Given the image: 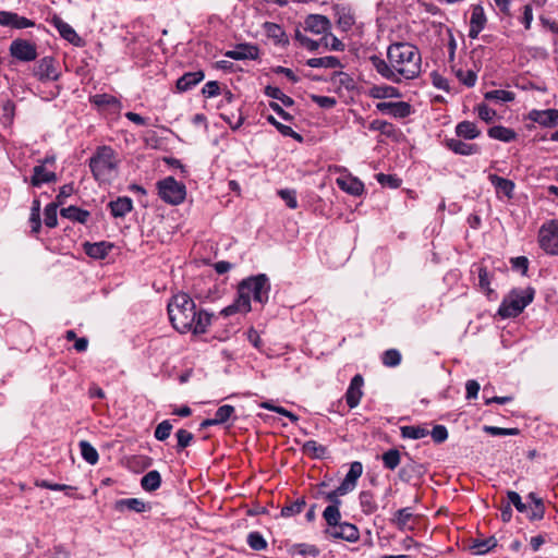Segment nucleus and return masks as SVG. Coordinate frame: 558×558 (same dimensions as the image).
I'll use <instances>...</instances> for the list:
<instances>
[{
  "mask_svg": "<svg viewBox=\"0 0 558 558\" xmlns=\"http://www.w3.org/2000/svg\"><path fill=\"white\" fill-rule=\"evenodd\" d=\"M323 47L330 50H342L343 44L331 34L327 33L326 35L322 36Z\"/></svg>",
  "mask_w": 558,
  "mask_h": 558,
  "instance_id": "obj_61",
  "label": "nucleus"
},
{
  "mask_svg": "<svg viewBox=\"0 0 558 558\" xmlns=\"http://www.w3.org/2000/svg\"><path fill=\"white\" fill-rule=\"evenodd\" d=\"M35 486L51 490H63L68 496H71V493L75 489L73 486L65 484H52L47 480H36Z\"/></svg>",
  "mask_w": 558,
  "mask_h": 558,
  "instance_id": "obj_47",
  "label": "nucleus"
},
{
  "mask_svg": "<svg viewBox=\"0 0 558 558\" xmlns=\"http://www.w3.org/2000/svg\"><path fill=\"white\" fill-rule=\"evenodd\" d=\"M58 204L50 203L45 208V225L48 228H54L58 223L57 218V211H58Z\"/></svg>",
  "mask_w": 558,
  "mask_h": 558,
  "instance_id": "obj_52",
  "label": "nucleus"
},
{
  "mask_svg": "<svg viewBox=\"0 0 558 558\" xmlns=\"http://www.w3.org/2000/svg\"><path fill=\"white\" fill-rule=\"evenodd\" d=\"M161 476L156 470L149 471L141 480V485L146 492H154L160 487Z\"/></svg>",
  "mask_w": 558,
  "mask_h": 558,
  "instance_id": "obj_30",
  "label": "nucleus"
},
{
  "mask_svg": "<svg viewBox=\"0 0 558 558\" xmlns=\"http://www.w3.org/2000/svg\"><path fill=\"white\" fill-rule=\"evenodd\" d=\"M247 544L254 550H264L267 547V542L259 532H251L247 535Z\"/></svg>",
  "mask_w": 558,
  "mask_h": 558,
  "instance_id": "obj_51",
  "label": "nucleus"
},
{
  "mask_svg": "<svg viewBox=\"0 0 558 558\" xmlns=\"http://www.w3.org/2000/svg\"><path fill=\"white\" fill-rule=\"evenodd\" d=\"M368 94L371 97L376 99L401 97L399 89L390 85H375L369 88Z\"/></svg>",
  "mask_w": 558,
  "mask_h": 558,
  "instance_id": "obj_25",
  "label": "nucleus"
},
{
  "mask_svg": "<svg viewBox=\"0 0 558 558\" xmlns=\"http://www.w3.org/2000/svg\"><path fill=\"white\" fill-rule=\"evenodd\" d=\"M234 412V407L230 404L219 407L215 413L216 422H218L219 425L227 423L233 416Z\"/></svg>",
  "mask_w": 558,
  "mask_h": 558,
  "instance_id": "obj_50",
  "label": "nucleus"
},
{
  "mask_svg": "<svg viewBox=\"0 0 558 558\" xmlns=\"http://www.w3.org/2000/svg\"><path fill=\"white\" fill-rule=\"evenodd\" d=\"M373 68L386 80L400 83L414 80L421 73L422 57L418 48L409 43H393L387 49V60L372 54Z\"/></svg>",
  "mask_w": 558,
  "mask_h": 558,
  "instance_id": "obj_1",
  "label": "nucleus"
},
{
  "mask_svg": "<svg viewBox=\"0 0 558 558\" xmlns=\"http://www.w3.org/2000/svg\"><path fill=\"white\" fill-rule=\"evenodd\" d=\"M60 215L63 218L70 219L72 221H76L80 223H85L89 218L90 214L87 210L81 209L76 206H69L66 208H62Z\"/></svg>",
  "mask_w": 558,
  "mask_h": 558,
  "instance_id": "obj_26",
  "label": "nucleus"
},
{
  "mask_svg": "<svg viewBox=\"0 0 558 558\" xmlns=\"http://www.w3.org/2000/svg\"><path fill=\"white\" fill-rule=\"evenodd\" d=\"M538 242L546 253L558 255V220H551L541 228Z\"/></svg>",
  "mask_w": 558,
  "mask_h": 558,
  "instance_id": "obj_8",
  "label": "nucleus"
},
{
  "mask_svg": "<svg viewBox=\"0 0 558 558\" xmlns=\"http://www.w3.org/2000/svg\"><path fill=\"white\" fill-rule=\"evenodd\" d=\"M484 432L492 436H514L520 433L518 428H504L497 426H488L485 425L483 427Z\"/></svg>",
  "mask_w": 558,
  "mask_h": 558,
  "instance_id": "obj_54",
  "label": "nucleus"
},
{
  "mask_svg": "<svg viewBox=\"0 0 558 558\" xmlns=\"http://www.w3.org/2000/svg\"><path fill=\"white\" fill-rule=\"evenodd\" d=\"M412 519L413 512L411 511V508H402L396 512L393 522L401 530H412L413 527L409 525Z\"/></svg>",
  "mask_w": 558,
  "mask_h": 558,
  "instance_id": "obj_34",
  "label": "nucleus"
},
{
  "mask_svg": "<svg viewBox=\"0 0 558 558\" xmlns=\"http://www.w3.org/2000/svg\"><path fill=\"white\" fill-rule=\"evenodd\" d=\"M446 146L452 150L454 154L462 156H470L477 154L480 148L475 144L464 143L461 140L449 138L446 141Z\"/></svg>",
  "mask_w": 558,
  "mask_h": 558,
  "instance_id": "obj_22",
  "label": "nucleus"
},
{
  "mask_svg": "<svg viewBox=\"0 0 558 558\" xmlns=\"http://www.w3.org/2000/svg\"><path fill=\"white\" fill-rule=\"evenodd\" d=\"M303 453L307 454L312 458H323L325 454V447L319 445L315 440H308L306 441L302 447Z\"/></svg>",
  "mask_w": 558,
  "mask_h": 558,
  "instance_id": "obj_43",
  "label": "nucleus"
},
{
  "mask_svg": "<svg viewBox=\"0 0 558 558\" xmlns=\"http://www.w3.org/2000/svg\"><path fill=\"white\" fill-rule=\"evenodd\" d=\"M270 292L269 279L266 275L260 274L242 280L238 286V296L232 304L226 306L220 314L225 317L234 314H247L251 310V300L259 304L268 301Z\"/></svg>",
  "mask_w": 558,
  "mask_h": 558,
  "instance_id": "obj_4",
  "label": "nucleus"
},
{
  "mask_svg": "<svg viewBox=\"0 0 558 558\" xmlns=\"http://www.w3.org/2000/svg\"><path fill=\"white\" fill-rule=\"evenodd\" d=\"M177 438H178V445H177V448L178 450H182L184 448H186L191 441L193 440V434L186 429H179L175 434Z\"/></svg>",
  "mask_w": 558,
  "mask_h": 558,
  "instance_id": "obj_62",
  "label": "nucleus"
},
{
  "mask_svg": "<svg viewBox=\"0 0 558 558\" xmlns=\"http://www.w3.org/2000/svg\"><path fill=\"white\" fill-rule=\"evenodd\" d=\"M456 74H457V77L459 78V81L468 87H473L476 83L477 76H476V73L472 70H468V71L458 70Z\"/></svg>",
  "mask_w": 558,
  "mask_h": 558,
  "instance_id": "obj_59",
  "label": "nucleus"
},
{
  "mask_svg": "<svg viewBox=\"0 0 558 558\" xmlns=\"http://www.w3.org/2000/svg\"><path fill=\"white\" fill-rule=\"evenodd\" d=\"M119 159L110 146H99L89 159V168L96 181L110 183L118 174Z\"/></svg>",
  "mask_w": 558,
  "mask_h": 558,
  "instance_id": "obj_5",
  "label": "nucleus"
},
{
  "mask_svg": "<svg viewBox=\"0 0 558 558\" xmlns=\"http://www.w3.org/2000/svg\"><path fill=\"white\" fill-rule=\"evenodd\" d=\"M171 430H172V424L170 423V421L165 420L157 425L155 433H154L155 438L157 440L163 441L170 436Z\"/></svg>",
  "mask_w": 558,
  "mask_h": 558,
  "instance_id": "obj_55",
  "label": "nucleus"
},
{
  "mask_svg": "<svg viewBox=\"0 0 558 558\" xmlns=\"http://www.w3.org/2000/svg\"><path fill=\"white\" fill-rule=\"evenodd\" d=\"M369 130L379 131L381 134L392 136L396 133L395 126L384 120H374L369 123Z\"/></svg>",
  "mask_w": 558,
  "mask_h": 558,
  "instance_id": "obj_48",
  "label": "nucleus"
},
{
  "mask_svg": "<svg viewBox=\"0 0 558 558\" xmlns=\"http://www.w3.org/2000/svg\"><path fill=\"white\" fill-rule=\"evenodd\" d=\"M29 222L32 223V232L38 233L41 227L40 222V201L35 198L32 203Z\"/></svg>",
  "mask_w": 558,
  "mask_h": 558,
  "instance_id": "obj_42",
  "label": "nucleus"
},
{
  "mask_svg": "<svg viewBox=\"0 0 558 558\" xmlns=\"http://www.w3.org/2000/svg\"><path fill=\"white\" fill-rule=\"evenodd\" d=\"M268 122L271 123L282 135L284 136H291L296 141H302V136L294 132L291 126L284 125L280 122H278L272 116H269L267 118Z\"/></svg>",
  "mask_w": 558,
  "mask_h": 558,
  "instance_id": "obj_49",
  "label": "nucleus"
},
{
  "mask_svg": "<svg viewBox=\"0 0 558 558\" xmlns=\"http://www.w3.org/2000/svg\"><path fill=\"white\" fill-rule=\"evenodd\" d=\"M265 95H267L268 97H270L272 99L280 100L282 102V105L286 107H291L294 104V100L290 96H287L286 94H283L279 87H275V86H270V85L266 86Z\"/></svg>",
  "mask_w": 558,
  "mask_h": 558,
  "instance_id": "obj_38",
  "label": "nucleus"
},
{
  "mask_svg": "<svg viewBox=\"0 0 558 558\" xmlns=\"http://www.w3.org/2000/svg\"><path fill=\"white\" fill-rule=\"evenodd\" d=\"M531 521L541 520L545 514V507L543 500H537L536 506L530 505L527 512H524Z\"/></svg>",
  "mask_w": 558,
  "mask_h": 558,
  "instance_id": "obj_53",
  "label": "nucleus"
},
{
  "mask_svg": "<svg viewBox=\"0 0 558 558\" xmlns=\"http://www.w3.org/2000/svg\"><path fill=\"white\" fill-rule=\"evenodd\" d=\"M488 135L492 138H495V140H498V141H501L505 143L512 142L517 137V133L513 130L502 126V125H495V126L490 128L488 130Z\"/></svg>",
  "mask_w": 558,
  "mask_h": 558,
  "instance_id": "obj_28",
  "label": "nucleus"
},
{
  "mask_svg": "<svg viewBox=\"0 0 558 558\" xmlns=\"http://www.w3.org/2000/svg\"><path fill=\"white\" fill-rule=\"evenodd\" d=\"M259 56V49L252 44H239L233 50L225 52V57L233 60H256Z\"/></svg>",
  "mask_w": 558,
  "mask_h": 558,
  "instance_id": "obj_13",
  "label": "nucleus"
},
{
  "mask_svg": "<svg viewBox=\"0 0 558 558\" xmlns=\"http://www.w3.org/2000/svg\"><path fill=\"white\" fill-rule=\"evenodd\" d=\"M497 546V539L494 536L484 539H474L471 549L476 555H484Z\"/></svg>",
  "mask_w": 558,
  "mask_h": 558,
  "instance_id": "obj_32",
  "label": "nucleus"
},
{
  "mask_svg": "<svg viewBox=\"0 0 558 558\" xmlns=\"http://www.w3.org/2000/svg\"><path fill=\"white\" fill-rule=\"evenodd\" d=\"M381 459L384 466L392 471L400 464L401 453L398 449H389L384 452Z\"/></svg>",
  "mask_w": 558,
  "mask_h": 558,
  "instance_id": "obj_40",
  "label": "nucleus"
},
{
  "mask_svg": "<svg viewBox=\"0 0 558 558\" xmlns=\"http://www.w3.org/2000/svg\"><path fill=\"white\" fill-rule=\"evenodd\" d=\"M90 102L99 109H109L112 113H119L121 109L120 100L109 94H97L90 97Z\"/></svg>",
  "mask_w": 558,
  "mask_h": 558,
  "instance_id": "obj_17",
  "label": "nucleus"
},
{
  "mask_svg": "<svg viewBox=\"0 0 558 558\" xmlns=\"http://www.w3.org/2000/svg\"><path fill=\"white\" fill-rule=\"evenodd\" d=\"M80 450L83 459L89 464H96L98 462V452L88 441H80Z\"/></svg>",
  "mask_w": 558,
  "mask_h": 558,
  "instance_id": "obj_37",
  "label": "nucleus"
},
{
  "mask_svg": "<svg viewBox=\"0 0 558 558\" xmlns=\"http://www.w3.org/2000/svg\"><path fill=\"white\" fill-rule=\"evenodd\" d=\"M205 75L202 71L187 72L177 81L179 92H186L204 80Z\"/></svg>",
  "mask_w": 558,
  "mask_h": 558,
  "instance_id": "obj_24",
  "label": "nucleus"
},
{
  "mask_svg": "<svg viewBox=\"0 0 558 558\" xmlns=\"http://www.w3.org/2000/svg\"><path fill=\"white\" fill-rule=\"evenodd\" d=\"M478 286L482 291H484L488 296L493 293L490 289V278L487 269L485 267L478 268Z\"/></svg>",
  "mask_w": 558,
  "mask_h": 558,
  "instance_id": "obj_56",
  "label": "nucleus"
},
{
  "mask_svg": "<svg viewBox=\"0 0 558 558\" xmlns=\"http://www.w3.org/2000/svg\"><path fill=\"white\" fill-rule=\"evenodd\" d=\"M307 65L311 68H329L333 69L339 65V60L336 57H319L307 60Z\"/></svg>",
  "mask_w": 558,
  "mask_h": 558,
  "instance_id": "obj_39",
  "label": "nucleus"
},
{
  "mask_svg": "<svg viewBox=\"0 0 558 558\" xmlns=\"http://www.w3.org/2000/svg\"><path fill=\"white\" fill-rule=\"evenodd\" d=\"M305 505L306 504L304 499H296L295 501L282 507L281 515L284 518H289L299 514L303 511Z\"/></svg>",
  "mask_w": 558,
  "mask_h": 558,
  "instance_id": "obj_46",
  "label": "nucleus"
},
{
  "mask_svg": "<svg viewBox=\"0 0 558 558\" xmlns=\"http://www.w3.org/2000/svg\"><path fill=\"white\" fill-rule=\"evenodd\" d=\"M265 29L267 32V35L274 38L277 43H288L284 31L278 24L267 22L265 23Z\"/></svg>",
  "mask_w": 558,
  "mask_h": 558,
  "instance_id": "obj_44",
  "label": "nucleus"
},
{
  "mask_svg": "<svg viewBox=\"0 0 558 558\" xmlns=\"http://www.w3.org/2000/svg\"><path fill=\"white\" fill-rule=\"evenodd\" d=\"M556 109L537 110L533 109L529 112V120L538 123L544 128H555V116Z\"/></svg>",
  "mask_w": 558,
  "mask_h": 558,
  "instance_id": "obj_19",
  "label": "nucleus"
},
{
  "mask_svg": "<svg viewBox=\"0 0 558 558\" xmlns=\"http://www.w3.org/2000/svg\"><path fill=\"white\" fill-rule=\"evenodd\" d=\"M488 180L495 187L497 194H504L508 198H512L515 185L511 180L501 178L493 173L488 175Z\"/></svg>",
  "mask_w": 558,
  "mask_h": 558,
  "instance_id": "obj_21",
  "label": "nucleus"
},
{
  "mask_svg": "<svg viewBox=\"0 0 558 558\" xmlns=\"http://www.w3.org/2000/svg\"><path fill=\"white\" fill-rule=\"evenodd\" d=\"M304 29L316 35H326L330 28L329 20L319 14L308 15L304 22Z\"/></svg>",
  "mask_w": 558,
  "mask_h": 558,
  "instance_id": "obj_15",
  "label": "nucleus"
},
{
  "mask_svg": "<svg viewBox=\"0 0 558 558\" xmlns=\"http://www.w3.org/2000/svg\"><path fill=\"white\" fill-rule=\"evenodd\" d=\"M381 362L387 367H396L401 363V353L397 349L386 350L381 355Z\"/></svg>",
  "mask_w": 558,
  "mask_h": 558,
  "instance_id": "obj_45",
  "label": "nucleus"
},
{
  "mask_svg": "<svg viewBox=\"0 0 558 558\" xmlns=\"http://www.w3.org/2000/svg\"><path fill=\"white\" fill-rule=\"evenodd\" d=\"M401 436L403 438H410V439H421L426 437L429 432L422 426L416 425H409V426H402L400 428Z\"/></svg>",
  "mask_w": 558,
  "mask_h": 558,
  "instance_id": "obj_35",
  "label": "nucleus"
},
{
  "mask_svg": "<svg viewBox=\"0 0 558 558\" xmlns=\"http://www.w3.org/2000/svg\"><path fill=\"white\" fill-rule=\"evenodd\" d=\"M363 383L364 379L360 374L351 378V409L355 408L363 397V391L361 390Z\"/></svg>",
  "mask_w": 558,
  "mask_h": 558,
  "instance_id": "obj_31",
  "label": "nucleus"
},
{
  "mask_svg": "<svg viewBox=\"0 0 558 558\" xmlns=\"http://www.w3.org/2000/svg\"><path fill=\"white\" fill-rule=\"evenodd\" d=\"M534 294L535 290L531 287L525 289H512L502 300L498 308V315L502 318L519 316L523 310L532 303Z\"/></svg>",
  "mask_w": 558,
  "mask_h": 558,
  "instance_id": "obj_6",
  "label": "nucleus"
},
{
  "mask_svg": "<svg viewBox=\"0 0 558 558\" xmlns=\"http://www.w3.org/2000/svg\"><path fill=\"white\" fill-rule=\"evenodd\" d=\"M507 496L509 505H513L515 509L521 513L527 512L529 505L522 502L521 496L517 492L509 490Z\"/></svg>",
  "mask_w": 558,
  "mask_h": 558,
  "instance_id": "obj_58",
  "label": "nucleus"
},
{
  "mask_svg": "<svg viewBox=\"0 0 558 558\" xmlns=\"http://www.w3.org/2000/svg\"><path fill=\"white\" fill-rule=\"evenodd\" d=\"M486 100L495 101L497 104L509 102L514 99V94L506 89H493L486 92L484 95Z\"/></svg>",
  "mask_w": 558,
  "mask_h": 558,
  "instance_id": "obj_33",
  "label": "nucleus"
},
{
  "mask_svg": "<svg viewBox=\"0 0 558 558\" xmlns=\"http://www.w3.org/2000/svg\"><path fill=\"white\" fill-rule=\"evenodd\" d=\"M158 195L162 201L171 205L181 204L186 195L185 185L173 177H167L157 183Z\"/></svg>",
  "mask_w": 558,
  "mask_h": 558,
  "instance_id": "obj_7",
  "label": "nucleus"
},
{
  "mask_svg": "<svg viewBox=\"0 0 558 558\" xmlns=\"http://www.w3.org/2000/svg\"><path fill=\"white\" fill-rule=\"evenodd\" d=\"M168 314L172 326L181 333H205L211 320V314L197 311L195 302L186 293L175 294L171 299Z\"/></svg>",
  "mask_w": 558,
  "mask_h": 558,
  "instance_id": "obj_2",
  "label": "nucleus"
},
{
  "mask_svg": "<svg viewBox=\"0 0 558 558\" xmlns=\"http://www.w3.org/2000/svg\"><path fill=\"white\" fill-rule=\"evenodd\" d=\"M9 52L12 58L22 62L34 61L38 56L36 44L23 38L12 40Z\"/></svg>",
  "mask_w": 558,
  "mask_h": 558,
  "instance_id": "obj_9",
  "label": "nucleus"
},
{
  "mask_svg": "<svg viewBox=\"0 0 558 558\" xmlns=\"http://www.w3.org/2000/svg\"><path fill=\"white\" fill-rule=\"evenodd\" d=\"M430 436L436 444H441L448 438V430L444 425H436L432 429Z\"/></svg>",
  "mask_w": 558,
  "mask_h": 558,
  "instance_id": "obj_63",
  "label": "nucleus"
},
{
  "mask_svg": "<svg viewBox=\"0 0 558 558\" xmlns=\"http://www.w3.org/2000/svg\"><path fill=\"white\" fill-rule=\"evenodd\" d=\"M376 109L399 119L407 118L412 113L411 105L405 101H381L376 105Z\"/></svg>",
  "mask_w": 558,
  "mask_h": 558,
  "instance_id": "obj_11",
  "label": "nucleus"
},
{
  "mask_svg": "<svg viewBox=\"0 0 558 558\" xmlns=\"http://www.w3.org/2000/svg\"><path fill=\"white\" fill-rule=\"evenodd\" d=\"M0 25L22 29L35 26V22L13 12L0 11Z\"/></svg>",
  "mask_w": 558,
  "mask_h": 558,
  "instance_id": "obj_16",
  "label": "nucleus"
},
{
  "mask_svg": "<svg viewBox=\"0 0 558 558\" xmlns=\"http://www.w3.org/2000/svg\"><path fill=\"white\" fill-rule=\"evenodd\" d=\"M202 92L208 98L216 97L220 94L219 83L217 81H209L204 85Z\"/></svg>",
  "mask_w": 558,
  "mask_h": 558,
  "instance_id": "obj_64",
  "label": "nucleus"
},
{
  "mask_svg": "<svg viewBox=\"0 0 558 558\" xmlns=\"http://www.w3.org/2000/svg\"><path fill=\"white\" fill-rule=\"evenodd\" d=\"M423 472V465L412 462L401 468L398 475L401 481L410 482L414 475H422Z\"/></svg>",
  "mask_w": 558,
  "mask_h": 558,
  "instance_id": "obj_36",
  "label": "nucleus"
},
{
  "mask_svg": "<svg viewBox=\"0 0 558 558\" xmlns=\"http://www.w3.org/2000/svg\"><path fill=\"white\" fill-rule=\"evenodd\" d=\"M328 485L323 482L319 485V494L328 501V506L324 509L322 515L324 520V533L335 539L349 541V536H345L344 531L349 527L348 522L341 521L340 506L342 501L341 496L347 495L349 492V472L342 478L341 484L329 492L324 490Z\"/></svg>",
  "mask_w": 558,
  "mask_h": 558,
  "instance_id": "obj_3",
  "label": "nucleus"
},
{
  "mask_svg": "<svg viewBox=\"0 0 558 558\" xmlns=\"http://www.w3.org/2000/svg\"><path fill=\"white\" fill-rule=\"evenodd\" d=\"M111 215L116 218H122L133 209V202L128 196L118 197L109 203Z\"/></svg>",
  "mask_w": 558,
  "mask_h": 558,
  "instance_id": "obj_23",
  "label": "nucleus"
},
{
  "mask_svg": "<svg viewBox=\"0 0 558 558\" xmlns=\"http://www.w3.org/2000/svg\"><path fill=\"white\" fill-rule=\"evenodd\" d=\"M295 39L310 51H317L323 47L322 37L317 40L311 39L299 29L295 31Z\"/></svg>",
  "mask_w": 558,
  "mask_h": 558,
  "instance_id": "obj_41",
  "label": "nucleus"
},
{
  "mask_svg": "<svg viewBox=\"0 0 558 558\" xmlns=\"http://www.w3.org/2000/svg\"><path fill=\"white\" fill-rule=\"evenodd\" d=\"M456 133L459 137L464 140H474L481 134L475 123L470 121H462L458 123L456 126Z\"/></svg>",
  "mask_w": 558,
  "mask_h": 558,
  "instance_id": "obj_29",
  "label": "nucleus"
},
{
  "mask_svg": "<svg viewBox=\"0 0 558 558\" xmlns=\"http://www.w3.org/2000/svg\"><path fill=\"white\" fill-rule=\"evenodd\" d=\"M377 181L384 185L389 186L391 189H397L401 185V179L392 174L378 173Z\"/></svg>",
  "mask_w": 558,
  "mask_h": 558,
  "instance_id": "obj_60",
  "label": "nucleus"
},
{
  "mask_svg": "<svg viewBox=\"0 0 558 558\" xmlns=\"http://www.w3.org/2000/svg\"><path fill=\"white\" fill-rule=\"evenodd\" d=\"M57 181V174L48 171L44 165H37L33 168V175L31 184L35 187L41 186L44 183H51Z\"/></svg>",
  "mask_w": 558,
  "mask_h": 558,
  "instance_id": "obj_20",
  "label": "nucleus"
},
{
  "mask_svg": "<svg viewBox=\"0 0 558 558\" xmlns=\"http://www.w3.org/2000/svg\"><path fill=\"white\" fill-rule=\"evenodd\" d=\"M486 15L481 4L472 7V14L470 20L469 37L472 39L477 38L478 34L484 29L486 25Z\"/></svg>",
  "mask_w": 558,
  "mask_h": 558,
  "instance_id": "obj_14",
  "label": "nucleus"
},
{
  "mask_svg": "<svg viewBox=\"0 0 558 558\" xmlns=\"http://www.w3.org/2000/svg\"><path fill=\"white\" fill-rule=\"evenodd\" d=\"M113 248V244L107 241L84 244V252L87 256L94 259H104Z\"/></svg>",
  "mask_w": 558,
  "mask_h": 558,
  "instance_id": "obj_18",
  "label": "nucleus"
},
{
  "mask_svg": "<svg viewBox=\"0 0 558 558\" xmlns=\"http://www.w3.org/2000/svg\"><path fill=\"white\" fill-rule=\"evenodd\" d=\"M34 75L41 82L57 81L60 77L57 61L52 57H44L36 64Z\"/></svg>",
  "mask_w": 558,
  "mask_h": 558,
  "instance_id": "obj_10",
  "label": "nucleus"
},
{
  "mask_svg": "<svg viewBox=\"0 0 558 558\" xmlns=\"http://www.w3.org/2000/svg\"><path fill=\"white\" fill-rule=\"evenodd\" d=\"M116 509L118 511H123L124 509H128L141 513L147 510V506L143 500L138 498H128L118 500L116 502Z\"/></svg>",
  "mask_w": 558,
  "mask_h": 558,
  "instance_id": "obj_27",
  "label": "nucleus"
},
{
  "mask_svg": "<svg viewBox=\"0 0 558 558\" xmlns=\"http://www.w3.org/2000/svg\"><path fill=\"white\" fill-rule=\"evenodd\" d=\"M51 23L58 29L61 37L65 40L76 47H82L84 45V40L77 35L75 29L61 17L53 16Z\"/></svg>",
  "mask_w": 558,
  "mask_h": 558,
  "instance_id": "obj_12",
  "label": "nucleus"
},
{
  "mask_svg": "<svg viewBox=\"0 0 558 558\" xmlns=\"http://www.w3.org/2000/svg\"><path fill=\"white\" fill-rule=\"evenodd\" d=\"M278 195L284 201L289 208L295 209L298 207L296 193L294 190H279Z\"/></svg>",
  "mask_w": 558,
  "mask_h": 558,
  "instance_id": "obj_57",
  "label": "nucleus"
}]
</instances>
